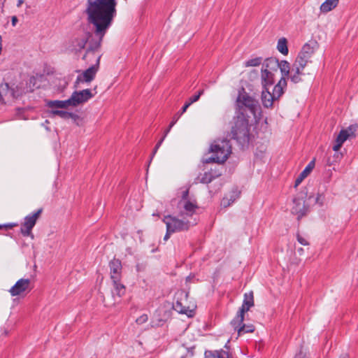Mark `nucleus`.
Segmentation results:
<instances>
[{"label": "nucleus", "instance_id": "obj_1", "mask_svg": "<svg viewBox=\"0 0 358 358\" xmlns=\"http://www.w3.org/2000/svg\"><path fill=\"white\" fill-rule=\"evenodd\" d=\"M117 2L115 0H87L85 13L87 20L94 27V35L88 33V37L76 38L75 50L78 51L85 48L87 40H90L89 47L83 59L90 55L96 53L99 49L103 38L107 31L112 26L114 18L117 15Z\"/></svg>", "mask_w": 358, "mask_h": 358}, {"label": "nucleus", "instance_id": "obj_2", "mask_svg": "<svg viewBox=\"0 0 358 358\" xmlns=\"http://www.w3.org/2000/svg\"><path fill=\"white\" fill-rule=\"evenodd\" d=\"M189 191L182 192V198L178 203V213L177 216L167 215L163 219L168 231L178 232L188 230L196 224V210L199 208L196 201L188 199Z\"/></svg>", "mask_w": 358, "mask_h": 358}, {"label": "nucleus", "instance_id": "obj_3", "mask_svg": "<svg viewBox=\"0 0 358 358\" xmlns=\"http://www.w3.org/2000/svg\"><path fill=\"white\" fill-rule=\"evenodd\" d=\"M259 108L257 99L250 96L243 89L240 91L236 101V115L250 119L256 117Z\"/></svg>", "mask_w": 358, "mask_h": 358}, {"label": "nucleus", "instance_id": "obj_4", "mask_svg": "<svg viewBox=\"0 0 358 358\" xmlns=\"http://www.w3.org/2000/svg\"><path fill=\"white\" fill-rule=\"evenodd\" d=\"M267 66L271 68L279 69L282 77L286 80L287 78L293 83H299L302 81V76L303 75V69L295 66L293 63L290 66L289 63L286 60L278 61L276 58L271 57L267 59Z\"/></svg>", "mask_w": 358, "mask_h": 358}, {"label": "nucleus", "instance_id": "obj_5", "mask_svg": "<svg viewBox=\"0 0 358 358\" xmlns=\"http://www.w3.org/2000/svg\"><path fill=\"white\" fill-rule=\"evenodd\" d=\"M210 152L213 153V156L206 160V163L223 164L231 152L229 141L227 139L215 140L210 147Z\"/></svg>", "mask_w": 358, "mask_h": 358}, {"label": "nucleus", "instance_id": "obj_6", "mask_svg": "<svg viewBox=\"0 0 358 358\" xmlns=\"http://www.w3.org/2000/svg\"><path fill=\"white\" fill-rule=\"evenodd\" d=\"M232 138L244 145L249 142V119L235 116L231 131Z\"/></svg>", "mask_w": 358, "mask_h": 358}, {"label": "nucleus", "instance_id": "obj_7", "mask_svg": "<svg viewBox=\"0 0 358 358\" xmlns=\"http://www.w3.org/2000/svg\"><path fill=\"white\" fill-rule=\"evenodd\" d=\"M287 86V81L281 78L278 83L273 87L272 92L270 88H263L262 92V102L265 108L273 106V102L278 100L283 94V90Z\"/></svg>", "mask_w": 358, "mask_h": 358}, {"label": "nucleus", "instance_id": "obj_8", "mask_svg": "<svg viewBox=\"0 0 358 358\" xmlns=\"http://www.w3.org/2000/svg\"><path fill=\"white\" fill-rule=\"evenodd\" d=\"M29 278H20L8 290L12 296H24L32 289Z\"/></svg>", "mask_w": 358, "mask_h": 358}, {"label": "nucleus", "instance_id": "obj_9", "mask_svg": "<svg viewBox=\"0 0 358 358\" xmlns=\"http://www.w3.org/2000/svg\"><path fill=\"white\" fill-rule=\"evenodd\" d=\"M41 213L42 209H38L37 211L32 213L24 217V222L20 229V232L24 236H31L32 238H34L31 230L35 226Z\"/></svg>", "mask_w": 358, "mask_h": 358}, {"label": "nucleus", "instance_id": "obj_10", "mask_svg": "<svg viewBox=\"0 0 358 358\" xmlns=\"http://www.w3.org/2000/svg\"><path fill=\"white\" fill-rule=\"evenodd\" d=\"M96 64L86 69L82 74L78 76L76 83L79 84L80 83H90L94 80L96 73L98 71L101 55L99 54H95Z\"/></svg>", "mask_w": 358, "mask_h": 358}, {"label": "nucleus", "instance_id": "obj_11", "mask_svg": "<svg viewBox=\"0 0 358 358\" xmlns=\"http://www.w3.org/2000/svg\"><path fill=\"white\" fill-rule=\"evenodd\" d=\"M24 92L23 90L10 87L8 83H0V102L4 103L5 99H15L20 96Z\"/></svg>", "mask_w": 358, "mask_h": 358}, {"label": "nucleus", "instance_id": "obj_12", "mask_svg": "<svg viewBox=\"0 0 358 358\" xmlns=\"http://www.w3.org/2000/svg\"><path fill=\"white\" fill-rule=\"evenodd\" d=\"M278 69L267 66V59L265 60L262 68V85L263 88H270L274 83V73L273 71H277Z\"/></svg>", "mask_w": 358, "mask_h": 358}, {"label": "nucleus", "instance_id": "obj_13", "mask_svg": "<svg viewBox=\"0 0 358 358\" xmlns=\"http://www.w3.org/2000/svg\"><path fill=\"white\" fill-rule=\"evenodd\" d=\"M93 96L94 94L92 93V91L89 89L83 90L81 91H76L73 92L70 97L71 106H77L79 104L87 102Z\"/></svg>", "mask_w": 358, "mask_h": 358}, {"label": "nucleus", "instance_id": "obj_14", "mask_svg": "<svg viewBox=\"0 0 358 358\" xmlns=\"http://www.w3.org/2000/svg\"><path fill=\"white\" fill-rule=\"evenodd\" d=\"M254 306V296L252 292L245 293L243 304L237 314L236 322H242L244 320V313L248 312L249 309Z\"/></svg>", "mask_w": 358, "mask_h": 358}, {"label": "nucleus", "instance_id": "obj_15", "mask_svg": "<svg viewBox=\"0 0 358 358\" xmlns=\"http://www.w3.org/2000/svg\"><path fill=\"white\" fill-rule=\"evenodd\" d=\"M308 210V208L305 205L303 198H294L293 199V206L292 213L297 216V219L300 220L304 216Z\"/></svg>", "mask_w": 358, "mask_h": 358}, {"label": "nucleus", "instance_id": "obj_16", "mask_svg": "<svg viewBox=\"0 0 358 358\" xmlns=\"http://www.w3.org/2000/svg\"><path fill=\"white\" fill-rule=\"evenodd\" d=\"M237 316L231 321V325L234 329L238 331V336H241L245 333H252L255 331V327L252 324H245L242 322H236Z\"/></svg>", "mask_w": 358, "mask_h": 358}, {"label": "nucleus", "instance_id": "obj_17", "mask_svg": "<svg viewBox=\"0 0 358 358\" xmlns=\"http://www.w3.org/2000/svg\"><path fill=\"white\" fill-rule=\"evenodd\" d=\"M111 279H121L122 264L119 259H113L109 263Z\"/></svg>", "mask_w": 358, "mask_h": 358}, {"label": "nucleus", "instance_id": "obj_18", "mask_svg": "<svg viewBox=\"0 0 358 358\" xmlns=\"http://www.w3.org/2000/svg\"><path fill=\"white\" fill-rule=\"evenodd\" d=\"M220 175V173L211 169L210 171H206L203 174H200L197 177L196 180H198L201 183L208 184L210 182H212L214 179L219 177Z\"/></svg>", "mask_w": 358, "mask_h": 358}, {"label": "nucleus", "instance_id": "obj_19", "mask_svg": "<svg viewBox=\"0 0 358 358\" xmlns=\"http://www.w3.org/2000/svg\"><path fill=\"white\" fill-rule=\"evenodd\" d=\"M240 195V192L237 189H234L227 194L222 200L221 205L227 208L233 203Z\"/></svg>", "mask_w": 358, "mask_h": 358}, {"label": "nucleus", "instance_id": "obj_20", "mask_svg": "<svg viewBox=\"0 0 358 358\" xmlns=\"http://www.w3.org/2000/svg\"><path fill=\"white\" fill-rule=\"evenodd\" d=\"M350 135V134L348 129H342L337 136L336 143L333 146V150L334 151H338L343 143L348 138Z\"/></svg>", "mask_w": 358, "mask_h": 358}, {"label": "nucleus", "instance_id": "obj_21", "mask_svg": "<svg viewBox=\"0 0 358 358\" xmlns=\"http://www.w3.org/2000/svg\"><path fill=\"white\" fill-rule=\"evenodd\" d=\"M314 167L315 161L313 160L309 162V164L306 166L303 171L296 178L294 183L295 187H296L298 185L301 184V182L304 180V178H306L308 176V174L311 172Z\"/></svg>", "mask_w": 358, "mask_h": 358}, {"label": "nucleus", "instance_id": "obj_22", "mask_svg": "<svg viewBox=\"0 0 358 358\" xmlns=\"http://www.w3.org/2000/svg\"><path fill=\"white\" fill-rule=\"evenodd\" d=\"M173 308L175 310H176L180 314H185L188 317H192L193 315V310L189 309V308L186 306L185 305H183L182 301H180L178 299L173 303Z\"/></svg>", "mask_w": 358, "mask_h": 358}, {"label": "nucleus", "instance_id": "obj_23", "mask_svg": "<svg viewBox=\"0 0 358 358\" xmlns=\"http://www.w3.org/2000/svg\"><path fill=\"white\" fill-rule=\"evenodd\" d=\"M113 285V289L112 294L113 296L116 295L119 298L125 294L126 288L123 284L120 282V279H111Z\"/></svg>", "mask_w": 358, "mask_h": 358}, {"label": "nucleus", "instance_id": "obj_24", "mask_svg": "<svg viewBox=\"0 0 358 358\" xmlns=\"http://www.w3.org/2000/svg\"><path fill=\"white\" fill-rule=\"evenodd\" d=\"M204 358H229V354L223 350H206Z\"/></svg>", "mask_w": 358, "mask_h": 358}, {"label": "nucleus", "instance_id": "obj_25", "mask_svg": "<svg viewBox=\"0 0 358 358\" xmlns=\"http://www.w3.org/2000/svg\"><path fill=\"white\" fill-rule=\"evenodd\" d=\"M48 106L51 108H66L69 106H71V102L70 98L64 100V101H50L47 103Z\"/></svg>", "mask_w": 358, "mask_h": 358}, {"label": "nucleus", "instance_id": "obj_26", "mask_svg": "<svg viewBox=\"0 0 358 358\" xmlns=\"http://www.w3.org/2000/svg\"><path fill=\"white\" fill-rule=\"evenodd\" d=\"M338 1L339 0H325L320 6L321 13H326L332 10L337 6Z\"/></svg>", "mask_w": 358, "mask_h": 358}, {"label": "nucleus", "instance_id": "obj_27", "mask_svg": "<svg viewBox=\"0 0 358 358\" xmlns=\"http://www.w3.org/2000/svg\"><path fill=\"white\" fill-rule=\"evenodd\" d=\"M309 62H311L310 57L299 53L295 61L294 62V64L295 66H297L303 70Z\"/></svg>", "mask_w": 358, "mask_h": 358}, {"label": "nucleus", "instance_id": "obj_28", "mask_svg": "<svg viewBox=\"0 0 358 358\" xmlns=\"http://www.w3.org/2000/svg\"><path fill=\"white\" fill-rule=\"evenodd\" d=\"M204 92V90H201L200 91H199L198 94H195V95H193L189 99V101H187L185 105L182 106V109H181V113H184L186 112L187 109L188 108V107L192 105L193 103L197 101L201 95L203 94Z\"/></svg>", "mask_w": 358, "mask_h": 358}, {"label": "nucleus", "instance_id": "obj_29", "mask_svg": "<svg viewBox=\"0 0 358 358\" xmlns=\"http://www.w3.org/2000/svg\"><path fill=\"white\" fill-rule=\"evenodd\" d=\"M52 113L55 115H58L61 118L64 119V120H68L69 118L76 120V117H78L77 115H76L73 113H69L67 111L59 110H52Z\"/></svg>", "mask_w": 358, "mask_h": 358}, {"label": "nucleus", "instance_id": "obj_30", "mask_svg": "<svg viewBox=\"0 0 358 358\" xmlns=\"http://www.w3.org/2000/svg\"><path fill=\"white\" fill-rule=\"evenodd\" d=\"M277 49L283 55H287L288 54L287 41L285 38H281L278 40Z\"/></svg>", "mask_w": 358, "mask_h": 358}, {"label": "nucleus", "instance_id": "obj_31", "mask_svg": "<svg viewBox=\"0 0 358 358\" xmlns=\"http://www.w3.org/2000/svg\"><path fill=\"white\" fill-rule=\"evenodd\" d=\"M299 53L311 58L312 55L314 53V48L311 46L310 44L306 43L302 47V49L299 52Z\"/></svg>", "mask_w": 358, "mask_h": 358}, {"label": "nucleus", "instance_id": "obj_32", "mask_svg": "<svg viewBox=\"0 0 358 358\" xmlns=\"http://www.w3.org/2000/svg\"><path fill=\"white\" fill-rule=\"evenodd\" d=\"M183 113H181V110L178 112L176 114L174 115V116L173 117V119L169 126V127L166 129V134H168L169 133V131H171V128L174 126V124L178 122V120H179L180 117L182 115Z\"/></svg>", "mask_w": 358, "mask_h": 358}, {"label": "nucleus", "instance_id": "obj_33", "mask_svg": "<svg viewBox=\"0 0 358 358\" xmlns=\"http://www.w3.org/2000/svg\"><path fill=\"white\" fill-rule=\"evenodd\" d=\"M262 63V58L260 57H256L254 59H249L245 62V66H257L260 65Z\"/></svg>", "mask_w": 358, "mask_h": 358}, {"label": "nucleus", "instance_id": "obj_34", "mask_svg": "<svg viewBox=\"0 0 358 358\" xmlns=\"http://www.w3.org/2000/svg\"><path fill=\"white\" fill-rule=\"evenodd\" d=\"M296 239H297L298 242L302 245H309L308 240L306 238L301 236L299 233L296 234Z\"/></svg>", "mask_w": 358, "mask_h": 358}, {"label": "nucleus", "instance_id": "obj_35", "mask_svg": "<svg viewBox=\"0 0 358 358\" xmlns=\"http://www.w3.org/2000/svg\"><path fill=\"white\" fill-rule=\"evenodd\" d=\"M148 315L145 314H143V315H141L139 317H138L136 319V322L137 324H141L146 322L148 321Z\"/></svg>", "mask_w": 358, "mask_h": 358}, {"label": "nucleus", "instance_id": "obj_36", "mask_svg": "<svg viewBox=\"0 0 358 358\" xmlns=\"http://www.w3.org/2000/svg\"><path fill=\"white\" fill-rule=\"evenodd\" d=\"M315 203L322 206L323 204V196L321 194H317L315 199Z\"/></svg>", "mask_w": 358, "mask_h": 358}, {"label": "nucleus", "instance_id": "obj_37", "mask_svg": "<svg viewBox=\"0 0 358 358\" xmlns=\"http://www.w3.org/2000/svg\"><path fill=\"white\" fill-rule=\"evenodd\" d=\"M161 146L160 145V143H157L152 151V155H151V159H152V158L154 157V156L155 155V154L157 153L158 149L159 148V147Z\"/></svg>", "mask_w": 358, "mask_h": 358}, {"label": "nucleus", "instance_id": "obj_38", "mask_svg": "<svg viewBox=\"0 0 358 358\" xmlns=\"http://www.w3.org/2000/svg\"><path fill=\"white\" fill-rule=\"evenodd\" d=\"M15 225L16 224L14 223H10V224H3V225L0 224V229H1V228L12 229Z\"/></svg>", "mask_w": 358, "mask_h": 358}, {"label": "nucleus", "instance_id": "obj_39", "mask_svg": "<svg viewBox=\"0 0 358 358\" xmlns=\"http://www.w3.org/2000/svg\"><path fill=\"white\" fill-rule=\"evenodd\" d=\"M174 233L173 231H168V228H166V233L164 237V241H167L169 238L170 234Z\"/></svg>", "mask_w": 358, "mask_h": 358}, {"label": "nucleus", "instance_id": "obj_40", "mask_svg": "<svg viewBox=\"0 0 358 358\" xmlns=\"http://www.w3.org/2000/svg\"><path fill=\"white\" fill-rule=\"evenodd\" d=\"M18 20H17V17L16 16H13L12 17V25L13 27H15L17 22Z\"/></svg>", "mask_w": 358, "mask_h": 358}, {"label": "nucleus", "instance_id": "obj_41", "mask_svg": "<svg viewBox=\"0 0 358 358\" xmlns=\"http://www.w3.org/2000/svg\"><path fill=\"white\" fill-rule=\"evenodd\" d=\"M49 123V120H46L45 122L42 124V126H43L45 129L48 131L50 130V128L47 126V124H48Z\"/></svg>", "mask_w": 358, "mask_h": 358}, {"label": "nucleus", "instance_id": "obj_42", "mask_svg": "<svg viewBox=\"0 0 358 358\" xmlns=\"http://www.w3.org/2000/svg\"><path fill=\"white\" fill-rule=\"evenodd\" d=\"M166 136H167V134H166V131H165L163 137L157 143H160V145H162Z\"/></svg>", "mask_w": 358, "mask_h": 358}, {"label": "nucleus", "instance_id": "obj_43", "mask_svg": "<svg viewBox=\"0 0 358 358\" xmlns=\"http://www.w3.org/2000/svg\"><path fill=\"white\" fill-rule=\"evenodd\" d=\"M295 358H305V355L301 352L295 356Z\"/></svg>", "mask_w": 358, "mask_h": 358}, {"label": "nucleus", "instance_id": "obj_44", "mask_svg": "<svg viewBox=\"0 0 358 358\" xmlns=\"http://www.w3.org/2000/svg\"><path fill=\"white\" fill-rule=\"evenodd\" d=\"M1 51H2V38L0 36V55L1 54Z\"/></svg>", "mask_w": 358, "mask_h": 358}, {"label": "nucleus", "instance_id": "obj_45", "mask_svg": "<svg viewBox=\"0 0 358 358\" xmlns=\"http://www.w3.org/2000/svg\"><path fill=\"white\" fill-rule=\"evenodd\" d=\"M297 252H298V253H299V255H301V254L303 253V248H299V249L297 250Z\"/></svg>", "mask_w": 358, "mask_h": 358}, {"label": "nucleus", "instance_id": "obj_46", "mask_svg": "<svg viewBox=\"0 0 358 358\" xmlns=\"http://www.w3.org/2000/svg\"><path fill=\"white\" fill-rule=\"evenodd\" d=\"M22 3H23V0H18L17 6H20Z\"/></svg>", "mask_w": 358, "mask_h": 358}, {"label": "nucleus", "instance_id": "obj_47", "mask_svg": "<svg viewBox=\"0 0 358 358\" xmlns=\"http://www.w3.org/2000/svg\"><path fill=\"white\" fill-rule=\"evenodd\" d=\"M340 358H346L345 357H340Z\"/></svg>", "mask_w": 358, "mask_h": 358}, {"label": "nucleus", "instance_id": "obj_48", "mask_svg": "<svg viewBox=\"0 0 358 358\" xmlns=\"http://www.w3.org/2000/svg\"><path fill=\"white\" fill-rule=\"evenodd\" d=\"M229 358H232L231 356L229 355Z\"/></svg>", "mask_w": 358, "mask_h": 358}, {"label": "nucleus", "instance_id": "obj_49", "mask_svg": "<svg viewBox=\"0 0 358 358\" xmlns=\"http://www.w3.org/2000/svg\"><path fill=\"white\" fill-rule=\"evenodd\" d=\"M182 358H184V357H182Z\"/></svg>", "mask_w": 358, "mask_h": 358}]
</instances>
